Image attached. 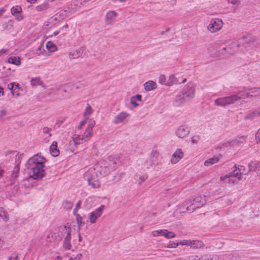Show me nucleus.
Listing matches in <instances>:
<instances>
[{"label":"nucleus","instance_id":"680f3d73","mask_svg":"<svg viewBox=\"0 0 260 260\" xmlns=\"http://www.w3.org/2000/svg\"><path fill=\"white\" fill-rule=\"evenodd\" d=\"M6 113V110L5 109H3L0 111V119H3V115H5Z\"/></svg>","mask_w":260,"mask_h":260},{"label":"nucleus","instance_id":"49530a36","mask_svg":"<svg viewBox=\"0 0 260 260\" xmlns=\"http://www.w3.org/2000/svg\"><path fill=\"white\" fill-rule=\"evenodd\" d=\"M191 142L192 144H196L199 141L200 138L199 136H193L191 138Z\"/></svg>","mask_w":260,"mask_h":260},{"label":"nucleus","instance_id":"f8f14e48","mask_svg":"<svg viewBox=\"0 0 260 260\" xmlns=\"http://www.w3.org/2000/svg\"><path fill=\"white\" fill-rule=\"evenodd\" d=\"M190 133L189 128L186 125L178 126L175 131V135L179 139H183L187 137Z\"/></svg>","mask_w":260,"mask_h":260},{"label":"nucleus","instance_id":"4468645a","mask_svg":"<svg viewBox=\"0 0 260 260\" xmlns=\"http://www.w3.org/2000/svg\"><path fill=\"white\" fill-rule=\"evenodd\" d=\"M130 116L129 114L126 112H122L118 113L113 120V123L118 124L125 122Z\"/></svg>","mask_w":260,"mask_h":260},{"label":"nucleus","instance_id":"9b49d317","mask_svg":"<svg viewBox=\"0 0 260 260\" xmlns=\"http://www.w3.org/2000/svg\"><path fill=\"white\" fill-rule=\"evenodd\" d=\"M195 88L192 84H188L181 92L184 95L185 98L189 101L193 98L194 95Z\"/></svg>","mask_w":260,"mask_h":260},{"label":"nucleus","instance_id":"09e8293b","mask_svg":"<svg viewBox=\"0 0 260 260\" xmlns=\"http://www.w3.org/2000/svg\"><path fill=\"white\" fill-rule=\"evenodd\" d=\"M148 177L146 175H143L142 176H141L139 177V179L137 180L138 184H140L143 182L145 181L147 179Z\"/></svg>","mask_w":260,"mask_h":260},{"label":"nucleus","instance_id":"2eb2a0df","mask_svg":"<svg viewBox=\"0 0 260 260\" xmlns=\"http://www.w3.org/2000/svg\"><path fill=\"white\" fill-rule=\"evenodd\" d=\"M8 88L11 91L13 95L19 96L20 95V90H22V88L20 85L16 82H12L8 85Z\"/></svg>","mask_w":260,"mask_h":260},{"label":"nucleus","instance_id":"bf43d9fd","mask_svg":"<svg viewBox=\"0 0 260 260\" xmlns=\"http://www.w3.org/2000/svg\"><path fill=\"white\" fill-rule=\"evenodd\" d=\"M88 119H84V120H83V121H82L80 123V125L78 126V128L79 129H81L82 126H83L84 125H85V124L87 123V120H88Z\"/></svg>","mask_w":260,"mask_h":260},{"label":"nucleus","instance_id":"1a4fd4ad","mask_svg":"<svg viewBox=\"0 0 260 260\" xmlns=\"http://www.w3.org/2000/svg\"><path fill=\"white\" fill-rule=\"evenodd\" d=\"M105 206L101 205L99 208L95 209L94 211L90 213L88 219L90 223H95L96 220L100 217L103 213Z\"/></svg>","mask_w":260,"mask_h":260},{"label":"nucleus","instance_id":"6e6d98bb","mask_svg":"<svg viewBox=\"0 0 260 260\" xmlns=\"http://www.w3.org/2000/svg\"><path fill=\"white\" fill-rule=\"evenodd\" d=\"M199 257L197 255H192L188 257L187 260H199Z\"/></svg>","mask_w":260,"mask_h":260},{"label":"nucleus","instance_id":"f3484780","mask_svg":"<svg viewBox=\"0 0 260 260\" xmlns=\"http://www.w3.org/2000/svg\"><path fill=\"white\" fill-rule=\"evenodd\" d=\"M240 94L243 95V99L248 98L249 96H256L260 95V88H253L245 93H242L240 91Z\"/></svg>","mask_w":260,"mask_h":260},{"label":"nucleus","instance_id":"f257e3e1","mask_svg":"<svg viewBox=\"0 0 260 260\" xmlns=\"http://www.w3.org/2000/svg\"><path fill=\"white\" fill-rule=\"evenodd\" d=\"M45 161L46 159L41 154H35L27 160L25 166L30 178L39 180L45 176Z\"/></svg>","mask_w":260,"mask_h":260},{"label":"nucleus","instance_id":"c03bdc74","mask_svg":"<svg viewBox=\"0 0 260 260\" xmlns=\"http://www.w3.org/2000/svg\"><path fill=\"white\" fill-rule=\"evenodd\" d=\"M48 5L46 4H43L41 5L38 6L36 7V10L37 11L40 12V11H43L45 10H46L48 8Z\"/></svg>","mask_w":260,"mask_h":260},{"label":"nucleus","instance_id":"c9c22d12","mask_svg":"<svg viewBox=\"0 0 260 260\" xmlns=\"http://www.w3.org/2000/svg\"><path fill=\"white\" fill-rule=\"evenodd\" d=\"M30 84L32 86L39 85L44 87L43 83L39 77L32 78L30 80Z\"/></svg>","mask_w":260,"mask_h":260},{"label":"nucleus","instance_id":"13d9d810","mask_svg":"<svg viewBox=\"0 0 260 260\" xmlns=\"http://www.w3.org/2000/svg\"><path fill=\"white\" fill-rule=\"evenodd\" d=\"M9 260H18V255L16 253H13L9 257Z\"/></svg>","mask_w":260,"mask_h":260},{"label":"nucleus","instance_id":"aec40b11","mask_svg":"<svg viewBox=\"0 0 260 260\" xmlns=\"http://www.w3.org/2000/svg\"><path fill=\"white\" fill-rule=\"evenodd\" d=\"M84 51L83 47H81L75 51L70 52L69 57L71 59H76L80 57Z\"/></svg>","mask_w":260,"mask_h":260},{"label":"nucleus","instance_id":"ea45409f","mask_svg":"<svg viewBox=\"0 0 260 260\" xmlns=\"http://www.w3.org/2000/svg\"><path fill=\"white\" fill-rule=\"evenodd\" d=\"M13 22L12 20H9L3 24V28L5 30H10L13 27Z\"/></svg>","mask_w":260,"mask_h":260},{"label":"nucleus","instance_id":"dca6fc26","mask_svg":"<svg viewBox=\"0 0 260 260\" xmlns=\"http://www.w3.org/2000/svg\"><path fill=\"white\" fill-rule=\"evenodd\" d=\"M187 102L188 101L185 98L183 93L181 91H179L176 96V98L174 101V104L176 106L178 107L183 105L184 103Z\"/></svg>","mask_w":260,"mask_h":260},{"label":"nucleus","instance_id":"4d7b16f0","mask_svg":"<svg viewBox=\"0 0 260 260\" xmlns=\"http://www.w3.org/2000/svg\"><path fill=\"white\" fill-rule=\"evenodd\" d=\"M42 130H43V132L44 134H48L49 136H51V135L50 134V129L49 128H48V127H43Z\"/></svg>","mask_w":260,"mask_h":260},{"label":"nucleus","instance_id":"69168bd1","mask_svg":"<svg viewBox=\"0 0 260 260\" xmlns=\"http://www.w3.org/2000/svg\"><path fill=\"white\" fill-rule=\"evenodd\" d=\"M228 2L233 5H236L238 3V0H228Z\"/></svg>","mask_w":260,"mask_h":260},{"label":"nucleus","instance_id":"72a5a7b5","mask_svg":"<svg viewBox=\"0 0 260 260\" xmlns=\"http://www.w3.org/2000/svg\"><path fill=\"white\" fill-rule=\"evenodd\" d=\"M68 230H72L71 225L68 223L59 229V231L60 233L61 237H63V236L67 233V232H68Z\"/></svg>","mask_w":260,"mask_h":260},{"label":"nucleus","instance_id":"4be33fe9","mask_svg":"<svg viewBox=\"0 0 260 260\" xmlns=\"http://www.w3.org/2000/svg\"><path fill=\"white\" fill-rule=\"evenodd\" d=\"M186 81V79H184L181 83H184ZM179 80L173 75H171L168 79V86H172L173 84H180Z\"/></svg>","mask_w":260,"mask_h":260},{"label":"nucleus","instance_id":"423d86ee","mask_svg":"<svg viewBox=\"0 0 260 260\" xmlns=\"http://www.w3.org/2000/svg\"><path fill=\"white\" fill-rule=\"evenodd\" d=\"M206 197L199 195L196 196L191 201L187 202L184 205L186 210L190 212L194 211L197 208L203 206L206 203Z\"/></svg>","mask_w":260,"mask_h":260},{"label":"nucleus","instance_id":"39448f33","mask_svg":"<svg viewBox=\"0 0 260 260\" xmlns=\"http://www.w3.org/2000/svg\"><path fill=\"white\" fill-rule=\"evenodd\" d=\"M243 95L240 94V91H239L237 94L217 98L214 101V104L217 106L225 107L228 105L234 104L240 99H243Z\"/></svg>","mask_w":260,"mask_h":260},{"label":"nucleus","instance_id":"ddd939ff","mask_svg":"<svg viewBox=\"0 0 260 260\" xmlns=\"http://www.w3.org/2000/svg\"><path fill=\"white\" fill-rule=\"evenodd\" d=\"M184 156V153L181 149H177L173 153L170 162L172 164H176L179 162Z\"/></svg>","mask_w":260,"mask_h":260},{"label":"nucleus","instance_id":"5fc2aeb1","mask_svg":"<svg viewBox=\"0 0 260 260\" xmlns=\"http://www.w3.org/2000/svg\"><path fill=\"white\" fill-rule=\"evenodd\" d=\"M2 219L5 221H8V220L9 219V216H8V214H7V213L5 211V210H4V213H3L2 214V216H1Z\"/></svg>","mask_w":260,"mask_h":260},{"label":"nucleus","instance_id":"3c124183","mask_svg":"<svg viewBox=\"0 0 260 260\" xmlns=\"http://www.w3.org/2000/svg\"><path fill=\"white\" fill-rule=\"evenodd\" d=\"M178 245H179V243H175L174 242L170 241L167 245V247L168 248H176Z\"/></svg>","mask_w":260,"mask_h":260},{"label":"nucleus","instance_id":"774afa93","mask_svg":"<svg viewBox=\"0 0 260 260\" xmlns=\"http://www.w3.org/2000/svg\"><path fill=\"white\" fill-rule=\"evenodd\" d=\"M6 10L4 8H0V16L5 12Z\"/></svg>","mask_w":260,"mask_h":260},{"label":"nucleus","instance_id":"f704fd0d","mask_svg":"<svg viewBox=\"0 0 260 260\" xmlns=\"http://www.w3.org/2000/svg\"><path fill=\"white\" fill-rule=\"evenodd\" d=\"M47 50L51 52H54L57 50V48L56 45L52 42L48 41L46 46Z\"/></svg>","mask_w":260,"mask_h":260},{"label":"nucleus","instance_id":"37998d69","mask_svg":"<svg viewBox=\"0 0 260 260\" xmlns=\"http://www.w3.org/2000/svg\"><path fill=\"white\" fill-rule=\"evenodd\" d=\"M166 232L164 233V236L167 239H172L175 237V234L172 232H169L167 230H165Z\"/></svg>","mask_w":260,"mask_h":260},{"label":"nucleus","instance_id":"603ef678","mask_svg":"<svg viewBox=\"0 0 260 260\" xmlns=\"http://www.w3.org/2000/svg\"><path fill=\"white\" fill-rule=\"evenodd\" d=\"M21 160V155H16L15 157L16 165L19 166Z\"/></svg>","mask_w":260,"mask_h":260},{"label":"nucleus","instance_id":"20e7f679","mask_svg":"<svg viewBox=\"0 0 260 260\" xmlns=\"http://www.w3.org/2000/svg\"><path fill=\"white\" fill-rule=\"evenodd\" d=\"M118 164L117 158L110 156L103 160L101 164L98 165H99V169L102 171V173L105 176L115 170L117 167Z\"/></svg>","mask_w":260,"mask_h":260},{"label":"nucleus","instance_id":"412c9836","mask_svg":"<svg viewBox=\"0 0 260 260\" xmlns=\"http://www.w3.org/2000/svg\"><path fill=\"white\" fill-rule=\"evenodd\" d=\"M249 171L255 172L257 174H260V162H251L248 165Z\"/></svg>","mask_w":260,"mask_h":260},{"label":"nucleus","instance_id":"6e6552de","mask_svg":"<svg viewBox=\"0 0 260 260\" xmlns=\"http://www.w3.org/2000/svg\"><path fill=\"white\" fill-rule=\"evenodd\" d=\"M245 140V138L243 136L239 137L237 138L233 139L230 140L224 141L220 142L217 145V148L222 149L223 148L228 147L229 146H233L239 143L242 142Z\"/></svg>","mask_w":260,"mask_h":260},{"label":"nucleus","instance_id":"58836bf2","mask_svg":"<svg viewBox=\"0 0 260 260\" xmlns=\"http://www.w3.org/2000/svg\"><path fill=\"white\" fill-rule=\"evenodd\" d=\"M71 240H67V239H64L63 242V248L66 250H70L72 247L71 243Z\"/></svg>","mask_w":260,"mask_h":260},{"label":"nucleus","instance_id":"473e14b6","mask_svg":"<svg viewBox=\"0 0 260 260\" xmlns=\"http://www.w3.org/2000/svg\"><path fill=\"white\" fill-rule=\"evenodd\" d=\"M76 217V222L78 226V230H80L81 227L85 224V222L83 220V218L79 214L74 215Z\"/></svg>","mask_w":260,"mask_h":260},{"label":"nucleus","instance_id":"79ce46f5","mask_svg":"<svg viewBox=\"0 0 260 260\" xmlns=\"http://www.w3.org/2000/svg\"><path fill=\"white\" fill-rule=\"evenodd\" d=\"M165 232H166L165 229L158 230L152 231L151 234L153 237H158L159 236H164V233H165Z\"/></svg>","mask_w":260,"mask_h":260},{"label":"nucleus","instance_id":"7ed1b4c3","mask_svg":"<svg viewBox=\"0 0 260 260\" xmlns=\"http://www.w3.org/2000/svg\"><path fill=\"white\" fill-rule=\"evenodd\" d=\"M95 125V121L90 119L88 121L87 127L82 135L74 134L72 136L73 142H70V145H80L87 142L91 137L92 134V128Z\"/></svg>","mask_w":260,"mask_h":260},{"label":"nucleus","instance_id":"2f4dec72","mask_svg":"<svg viewBox=\"0 0 260 260\" xmlns=\"http://www.w3.org/2000/svg\"><path fill=\"white\" fill-rule=\"evenodd\" d=\"M19 166L15 165V166L14 168L13 171L12 173V178L13 180V182L11 183V185H15V180L17 177L18 174L19 172Z\"/></svg>","mask_w":260,"mask_h":260},{"label":"nucleus","instance_id":"a211bd4d","mask_svg":"<svg viewBox=\"0 0 260 260\" xmlns=\"http://www.w3.org/2000/svg\"><path fill=\"white\" fill-rule=\"evenodd\" d=\"M117 16V13L114 11H110L108 12L106 15V22L108 25L112 24L116 16Z\"/></svg>","mask_w":260,"mask_h":260},{"label":"nucleus","instance_id":"c85d7f7f","mask_svg":"<svg viewBox=\"0 0 260 260\" xmlns=\"http://www.w3.org/2000/svg\"><path fill=\"white\" fill-rule=\"evenodd\" d=\"M204 246L203 243L201 241L191 240L190 247L192 248H200Z\"/></svg>","mask_w":260,"mask_h":260},{"label":"nucleus","instance_id":"393cba45","mask_svg":"<svg viewBox=\"0 0 260 260\" xmlns=\"http://www.w3.org/2000/svg\"><path fill=\"white\" fill-rule=\"evenodd\" d=\"M50 152L53 156H57L59 155V150L57 149V144L56 142H53L50 147Z\"/></svg>","mask_w":260,"mask_h":260},{"label":"nucleus","instance_id":"4c0bfd02","mask_svg":"<svg viewBox=\"0 0 260 260\" xmlns=\"http://www.w3.org/2000/svg\"><path fill=\"white\" fill-rule=\"evenodd\" d=\"M218 257L217 255H205L199 258V260H218Z\"/></svg>","mask_w":260,"mask_h":260},{"label":"nucleus","instance_id":"bb28decb","mask_svg":"<svg viewBox=\"0 0 260 260\" xmlns=\"http://www.w3.org/2000/svg\"><path fill=\"white\" fill-rule=\"evenodd\" d=\"M70 15V12L67 10H61L55 15V19H63Z\"/></svg>","mask_w":260,"mask_h":260},{"label":"nucleus","instance_id":"6ab92c4d","mask_svg":"<svg viewBox=\"0 0 260 260\" xmlns=\"http://www.w3.org/2000/svg\"><path fill=\"white\" fill-rule=\"evenodd\" d=\"M21 11V8L19 6L13 7L11 9L12 14L16 17L18 21L22 20L23 17L20 15V12Z\"/></svg>","mask_w":260,"mask_h":260},{"label":"nucleus","instance_id":"864d4df0","mask_svg":"<svg viewBox=\"0 0 260 260\" xmlns=\"http://www.w3.org/2000/svg\"><path fill=\"white\" fill-rule=\"evenodd\" d=\"M71 232L72 230H68V232L63 236L64 239L71 240Z\"/></svg>","mask_w":260,"mask_h":260},{"label":"nucleus","instance_id":"e433bc0d","mask_svg":"<svg viewBox=\"0 0 260 260\" xmlns=\"http://www.w3.org/2000/svg\"><path fill=\"white\" fill-rule=\"evenodd\" d=\"M93 112V110L91 107V106L87 104V106L86 108L85 112L84 114V119H89L90 116L91 115V114Z\"/></svg>","mask_w":260,"mask_h":260},{"label":"nucleus","instance_id":"c756f323","mask_svg":"<svg viewBox=\"0 0 260 260\" xmlns=\"http://www.w3.org/2000/svg\"><path fill=\"white\" fill-rule=\"evenodd\" d=\"M159 153L156 151H153L150 155V166L154 165L158 160Z\"/></svg>","mask_w":260,"mask_h":260},{"label":"nucleus","instance_id":"cd10ccee","mask_svg":"<svg viewBox=\"0 0 260 260\" xmlns=\"http://www.w3.org/2000/svg\"><path fill=\"white\" fill-rule=\"evenodd\" d=\"M8 62L10 63L19 66L21 64L20 57L18 56H11L8 59Z\"/></svg>","mask_w":260,"mask_h":260},{"label":"nucleus","instance_id":"a878e982","mask_svg":"<svg viewBox=\"0 0 260 260\" xmlns=\"http://www.w3.org/2000/svg\"><path fill=\"white\" fill-rule=\"evenodd\" d=\"M253 40V37L251 35H248L241 38L240 40V43H242L244 44L245 48H246L247 47L246 44L252 43Z\"/></svg>","mask_w":260,"mask_h":260},{"label":"nucleus","instance_id":"a19ab883","mask_svg":"<svg viewBox=\"0 0 260 260\" xmlns=\"http://www.w3.org/2000/svg\"><path fill=\"white\" fill-rule=\"evenodd\" d=\"M160 84L168 85V79L164 75H160L158 78Z\"/></svg>","mask_w":260,"mask_h":260},{"label":"nucleus","instance_id":"5701e85b","mask_svg":"<svg viewBox=\"0 0 260 260\" xmlns=\"http://www.w3.org/2000/svg\"><path fill=\"white\" fill-rule=\"evenodd\" d=\"M221 157V155L220 154L214 156V157L206 160L204 162V165L206 166H209L214 164H216L219 161Z\"/></svg>","mask_w":260,"mask_h":260},{"label":"nucleus","instance_id":"f03ea898","mask_svg":"<svg viewBox=\"0 0 260 260\" xmlns=\"http://www.w3.org/2000/svg\"><path fill=\"white\" fill-rule=\"evenodd\" d=\"M103 175L99 169V165L90 168L84 175V179L87 181L88 184L93 188H99L101 186L99 181L100 177Z\"/></svg>","mask_w":260,"mask_h":260},{"label":"nucleus","instance_id":"de8ad7c7","mask_svg":"<svg viewBox=\"0 0 260 260\" xmlns=\"http://www.w3.org/2000/svg\"><path fill=\"white\" fill-rule=\"evenodd\" d=\"M81 204H82V202L81 201H79L78 202V203L76 204V207L75 208V209L73 210V214L74 215L78 214L77 213V212H78V210L79 209V208H80Z\"/></svg>","mask_w":260,"mask_h":260},{"label":"nucleus","instance_id":"e2e57ef3","mask_svg":"<svg viewBox=\"0 0 260 260\" xmlns=\"http://www.w3.org/2000/svg\"><path fill=\"white\" fill-rule=\"evenodd\" d=\"M255 114H256L255 113H252L251 114H250L248 115L247 116H246V119L252 118H253V117L255 116Z\"/></svg>","mask_w":260,"mask_h":260},{"label":"nucleus","instance_id":"052dcab7","mask_svg":"<svg viewBox=\"0 0 260 260\" xmlns=\"http://www.w3.org/2000/svg\"><path fill=\"white\" fill-rule=\"evenodd\" d=\"M255 139L257 141H260V128L257 131L255 134Z\"/></svg>","mask_w":260,"mask_h":260},{"label":"nucleus","instance_id":"b1692460","mask_svg":"<svg viewBox=\"0 0 260 260\" xmlns=\"http://www.w3.org/2000/svg\"><path fill=\"white\" fill-rule=\"evenodd\" d=\"M144 87L146 91H148L155 89L157 87V85L155 82L149 80L144 83Z\"/></svg>","mask_w":260,"mask_h":260},{"label":"nucleus","instance_id":"0e129e2a","mask_svg":"<svg viewBox=\"0 0 260 260\" xmlns=\"http://www.w3.org/2000/svg\"><path fill=\"white\" fill-rule=\"evenodd\" d=\"M82 257V254L79 253L77 255V256L73 258V260H80Z\"/></svg>","mask_w":260,"mask_h":260},{"label":"nucleus","instance_id":"9d476101","mask_svg":"<svg viewBox=\"0 0 260 260\" xmlns=\"http://www.w3.org/2000/svg\"><path fill=\"white\" fill-rule=\"evenodd\" d=\"M222 21L219 19H212L208 26V29L212 33L216 32L222 28Z\"/></svg>","mask_w":260,"mask_h":260},{"label":"nucleus","instance_id":"0eeeda50","mask_svg":"<svg viewBox=\"0 0 260 260\" xmlns=\"http://www.w3.org/2000/svg\"><path fill=\"white\" fill-rule=\"evenodd\" d=\"M243 166H240V168H237L235 165L232 168V172H231L223 176L220 177L221 180H225L228 179V182L229 183H236L241 179V171L243 169Z\"/></svg>","mask_w":260,"mask_h":260},{"label":"nucleus","instance_id":"7c9ffc66","mask_svg":"<svg viewBox=\"0 0 260 260\" xmlns=\"http://www.w3.org/2000/svg\"><path fill=\"white\" fill-rule=\"evenodd\" d=\"M142 100V95L140 94H137L133 96L131 99V103L134 107H137L139 104L137 103V101H141Z\"/></svg>","mask_w":260,"mask_h":260},{"label":"nucleus","instance_id":"338daca9","mask_svg":"<svg viewBox=\"0 0 260 260\" xmlns=\"http://www.w3.org/2000/svg\"><path fill=\"white\" fill-rule=\"evenodd\" d=\"M4 172L5 171L0 167V178L3 176Z\"/></svg>","mask_w":260,"mask_h":260},{"label":"nucleus","instance_id":"a18cd8bd","mask_svg":"<svg viewBox=\"0 0 260 260\" xmlns=\"http://www.w3.org/2000/svg\"><path fill=\"white\" fill-rule=\"evenodd\" d=\"M45 52V50L43 47V45H41L37 48L36 50V53L38 55H44V52Z\"/></svg>","mask_w":260,"mask_h":260},{"label":"nucleus","instance_id":"8fccbe9b","mask_svg":"<svg viewBox=\"0 0 260 260\" xmlns=\"http://www.w3.org/2000/svg\"><path fill=\"white\" fill-rule=\"evenodd\" d=\"M191 240H183L179 242V245H187L190 246Z\"/></svg>","mask_w":260,"mask_h":260}]
</instances>
